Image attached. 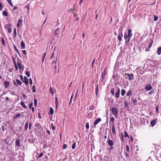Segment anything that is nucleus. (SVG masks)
I'll use <instances>...</instances> for the list:
<instances>
[{
	"label": "nucleus",
	"mask_w": 161,
	"mask_h": 161,
	"mask_svg": "<svg viewBox=\"0 0 161 161\" xmlns=\"http://www.w3.org/2000/svg\"><path fill=\"white\" fill-rule=\"evenodd\" d=\"M43 155V154L42 153H41L39 154V155L38 156V158H40Z\"/></svg>",
	"instance_id": "obj_53"
},
{
	"label": "nucleus",
	"mask_w": 161,
	"mask_h": 161,
	"mask_svg": "<svg viewBox=\"0 0 161 161\" xmlns=\"http://www.w3.org/2000/svg\"><path fill=\"white\" fill-rule=\"evenodd\" d=\"M3 15L4 16H7L8 15V13L6 11H3Z\"/></svg>",
	"instance_id": "obj_32"
},
{
	"label": "nucleus",
	"mask_w": 161,
	"mask_h": 161,
	"mask_svg": "<svg viewBox=\"0 0 161 161\" xmlns=\"http://www.w3.org/2000/svg\"><path fill=\"white\" fill-rule=\"evenodd\" d=\"M114 117H111L110 119V122H112V123H114Z\"/></svg>",
	"instance_id": "obj_30"
},
{
	"label": "nucleus",
	"mask_w": 161,
	"mask_h": 161,
	"mask_svg": "<svg viewBox=\"0 0 161 161\" xmlns=\"http://www.w3.org/2000/svg\"><path fill=\"white\" fill-rule=\"evenodd\" d=\"M132 95V92L130 90L128 92H127L126 94V95L127 96H131Z\"/></svg>",
	"instance_id": "obj_20"
},
{
	"label": "nucleus",
	"mask_w": 161,
	"mask_h": 161,
	"mask_svg": "<svg viewBox=\"0 0 161 161\" xmlns=\"http://www.w3.org/2000/svg\"><path fill=\"white\" fill-rule=\"evenodd\" d=\"M54 36L53 39L54 40H58V35L60 33V31L59 30V28H58L57 29H55L54 31Z\"/></svg>",
	"instance_id": "obj_2"
},
{
	"label": "nucleus",
	"mask_w": 161,
	"mask_h": 161,
	"mask_svg": "<svg viewBox=\"0 0 161 161\" xmlns=\"http://www.w3.org/2000/svg\"><path fill=\"white\" fill-rule=\"evenodd\" d=\"M145 88L146 90L149 91L152 89V86L150 84H148L146 85Z\"/></svg>",
	"instance_id": "obj_10"
},
{
	"label": "nucleus",
	"mask_w": 161,
	"mask_h": 161,
	"mask_svg": "<svg viewBox=\"0 0 161 161\" xmlns=\"http://www.w3.org/2000/svg\"><path fill=\"white\" fill-rule=\"evenodd\" d=\"M6 94V93L3 92L2 94L0 95V98H1L2 96Z\"/></svg>",
	"instance_id": "obj_61"
},
{
	"label": "nucleus",
	"mask_w": 161,
	"mask_h": 161,
	"mask_svg": "<svg viewBox=\"0 0 161 161\" xmlns=\"http://www.w3.org/2000/svg\"><path fill=\"white\" fill-rule=\"evenodd\" d=\"M15 144L16 146L19 147H21L20 142L19 139H17L15 142Z\"/></svg>",
	"instance_id": "obj_11"
},
{
	"label": "nucleus",
	"mask_w": 161,
	"mask_h": 161,
	"mask_svg": "<svg viewBox=\"0 0 161 161\" xmlns=\"http://www.w3.org/2000/svg\"><path fill=\"white\" fill-rule=\"evenodd\" d=\"M22 20H21L20 19H19L18 20L17 24V27H20V24L22 23Z\"/></svg>",
	"instance_id": "obj_18"
},
{
	"label": "nucleus",
	"mask_w": 161,
	"mask_h": 161,
	"mask_svg": "<svg viewBox=\"0 0 161 161\" xmlns=\"http://www.w3.org/2000/svg\"><path fill=\"white\" fill-rule=\"evenodd\" d=\"M156 110L157 113H159L158 112V105L156 108Z\"/></svg>",
	"instance_id": "obj_52"
},
{
	"label": "nucleus",
	"mask_w": 161,
	"mask_h": 161,
	"mask_svg": "<svg viewBox=\"0 0 161 161\" xmlns=\"http://www.w3.org/2000/svg\"><path fill=\"white\" fill-rule=\"evenodd\" d=\"M3 5L2 3H0V10L2 11V10Z\"/></svg>",
	"instance_id": "obj_56"
},
{
	"label": "nucleus",
	"mask_w": 161,
	"mask_h": 161,
	"mask_svg": "<svg viewBox=\"0 0 161 161\" xmlns=\"http://www.w3.org/2000/svg\"><path fill=\"white\" fill-rule=\"evenodd\" d=\"M22 52L23 54L25 55L26 54V52L25 50H23Z\"/></svg>",
	"instance_id": "obj_58"
},
{
	"label": "nucleus",
	"mask_w": 161,
	"mask_h": 161,
	"mask_svg": "<svg viewBox=\"0 0 161 161\" xmlns=\"http://www.w3.org/2000/svg\"><path fill=\"white\" fill-rule=\"evenodd\" d=\"M73 94H72L71 97V98H70V101H69V105H70L71 102V101H72V98H73Z\"/></svg>",
	"instance_id": "obj_51"
},
{
	"label": "nucleus",
	"mask_w": 161,
	"mask_h": 161,
	"mask_svg": "<svg viewBox=\"0 0 161 161\" xmlns=\"http://www.w3.org/2000/svg\"><path fill=\"white\" fill-rule=\"evenodd\" d=\"M13 83H14V86H15L16 87H17L18 85H17V84L14 81H13Z\"/></svg>",
	"instance_id": "obj_60"
},
{
	"label": "nucleus",
	"mask_w": 161,
	"mask_h": 161,
	"mask_svg": "<svg viewBox=\"0 0 161 161\" xmlns=\"http://www.w3.org/2000/svg\"><path fill=\"white\" fill-rule=\"evenodd\" d=\"M133 100V104L134 105H136L137 104V103L138 102L137 100L136 99H133V97H132V99L131 100V101Z\"/></svg>",
	"instance_id": "obj_19"
},
{
	"label": "nucleus",
	"mask_w": 161,
	"mask_h": 161,
	"mask_svg": "<svg viewBox=\"0 0 161 161\" xmlns=\"http://www.w3.org/2000/svg\"><path fill=\"white\" fill-rule=\"evenodd\" d=\"M125 75H127V76H128V79L129 80H132L133 79V78L134 77V75L133 74H125Z\"/></svg>",
	"instance_id": "obj_8"
},
{
	"label": "nucleus",
	"mask_w": 161,
	"mask_h": 161,
	"mask_svg": "<svg viewBox=\"0 0 161 161\" xmlns=\"http://www.w3.org/2000/svg\"><path fill=\"white\" fill-rule=\"evenodd\" d=\"M32 124L30 122L29 123V128L30 130H31V126H32Z\"/></svg>",
	"instance_id": "obj_55"
},
{
	"label": "nucleus",
	"mask_w": 161,
	"mask_h": 161,
	"mask_svg": "<svg viewBox=\"0 0 161 161\" xmlns=\"http://www.w3.org/2000/svg\"><path fill=\"white\" fill-rule=\"evenodd\" d=\"M54 54V53L53 52L52 53V54H51V58H53V57Z\"/></svg>",
	"instance_id": "obj_63"
},
{
	"label": "nucleus",
	"mask_w": 161,
	"mask_h": 161,
	"mask_svg": "<svg viewBox=\"0 0 161 161\" xmlns=\"http://www.w3.org/2000/svg\"><path fill=\"white\" fill-rule=\"evenodd\" d=\"M4 85L5 86V87L6 88H8V86L9 85L10 83H9L7 81H5L4 82Z\"/></svg>",
	"instance_id": "obj_14"
},
{
	"label": "nucleus",
	"mask_w": 161,
	"mask_h": 161,
	"mask_svg": "<svg viewBox=\"0 0 161 161\" xmlns=\"http://www.w3.org/2000/svg\"><path fill=\"white\" fill-rule=\"evenodd\" d=\"M25 74L28 77H29L30 76V75L28 71H26L25 72Z\"/></svg>",
	"instance_id": "obj_49"
},
{
	"label": "nucleus",
	"mask_w": 161,
	"mask_h": 161,
	"mask_svg": "<svg viewBox=\"0 0 161 161\" xmlns=\"http://www.w3.org/2000/svg\"><path fill=\"white\" fill-rule=\"evenodd\" d=\"M28 122L27 121L25 125V130H27L28 128Z\"/></svg>",
	"instance_id": "obj_28"
},
{
	"label": "nucleus",
	"mask_w": 161,
	"mask_h": 161,
	"mask_svg": "<svg viewBox=\"0 0 161 161\" xmlns=\"http://www.w3.org/2000/svg\"><path fill=\"white\" fill-rule=\"evenodd\" d=\"M20 104L24 108H27L25 104V103L23 101H21L20 102Z\"/></svg>",
	"instance_id": "obj_26"
},
{
	"label": "nucleus",
	"mask_w": 161,
	"mask_h": 161,
	"mask_svg": "<svg viewBox=\"0 0 161 161\" xmlns=\"http://www.w3.org/2000/svg\"><path fill=\"white\" fill-rule=\"evenodd\" d=\"M108 141H107V142L108 145L109 146H113V145L114 144L113 141L112 140H110V138L109 137H108Z\"/></svg>",
	"instance_id": "obj_4"
},
{
	"label": "nucleus",
	"mask_w": 161,
	"mask_h": 161,
	"mask_svg": "<svg viewBox=\"0 0 161 161\" xmlns=\"http://www.w3.org/2000/svg\"><path fill=\"white\" fill-rule=\"evenodd\" d=\"M50 93H52V94L53 95V94H54V92H53V90L52 89V87H51L50 88Z\"/></svg>",
	"instance_id": "obj_45"
},
{
	"label": "nucleus",
	"mask_w": 161,
	"mask_h": 161,
	"mask_svg": "<svg viewBox=\"0 0 161 161\" xmlns=\"http://www.w3.org/2000/svg\"><path fill=\"white\" fill-rule=\"evenodd\" d=\"M14 49L15 51L18 53V54H19V51L16 48L15 46H14Z\"/></svg>",
	"instance_id": "obj_47"
},
{
	"label": "nucleus",
	"mask_w": 161,
	"mask_h": 161,
	"mask_svg": "<svg viewBox=\"0 0 161 161\" xmlns=\"http://www.w3.org/2000/svg\"><path fill=\"white\" fill-rule=\"evenodd\" d=\"M12 59H13L14 65L17 64V63H16L15 60H14V58L13 57H12Z\"/></svg>",
	"instance_id": "obj_48"
},
{
	"label": "nucleus",
	"mask_w": 161,
	"mask_h": 161,
	"mask_svg": "<svg viewBox=\"0 0 161 161\" xmlns=\"http://www.w3.org/2000/svg\"><path fill=\"white\" fill-rule=\"evenodd\" d=\"M2 42L3 45L4 46H5L6 43H5V41H2Z\"/></svg>",
	"instance_id": "obj_64"
},
{
	"label": "nucleus",
	"mask_w": 161,
	"mask_h": 161,
	"mask_svg": "<svg viewBox=\"0 0 161 161\" xmlns=\"http://www.w3.org/2000/svg\"><path fill=\"white\" fill-rule=\"evenodd\" d=\"M49 112H50V114H53V113H54L53 109L52 107H51L50 108Z\"/></svg>",
	"instance_id": "obj_29"
},
{
	"label": "nucleus",
	"mask_w": 161,
	"mask_h": 161,
	"mask_svg": "<svg viewBox=\"0 0 161 161\" xmlns=\"http://www.w3.org/2000/svg\"><path fill=\"white\" fill-rule=\"evenodd\" d=\"M51 125L52 127V129L53 130H55L56 129V127L55 126H54L52 123L51 124Z\"/></svg>",
	"instance_id": "obj_41"
},
{
	"label": "nucleus",
	"mask_w": 161,
	"mask_h": 161,
	"mask_svg": "<svg viewBox=\"0 0 161 161\" xmlns=\"http://www.w3.org/2000/svg\"><path fill=\"white\" fill-rule=\"evenodd\" d=\"M124 39L127 40H130V39L127 33H125L124 36Z\"/></svg>",
	"instance_id": "obj_15"
},
{
	"label": "nucleus",
	"mask_w": 161,
	"mask_h": 161,
	"mask_svg": "<svg viewBox=\"0 0 161 161\" xmlns=\"http://www.w3.org/2000/svg\"><path fill=\"white\" fill-rule=\"evenodd\" d=\"M124 104L125 107H127L128 105V103L127 101H125L124 102Z\"/></svg>",
	"instance_id": "obj_38"
},
{
	"label": "nucleus",
	"mask_w": 161,
	"mask_h": 161,
	"mask_svg": "<svg viewBox=\"0 0 161 161\" xmlns=\"http://www.w3.org/2000/svg\"><path fill=\"white\" fill-rule=\"evenodd\" d=\"M154 21H157L158 20V17H157L155 15H154Z\"/></svg>",
	"instance_id": "obj_46"
},
{
	"label": "nucleus",
	"mask_w": 161,
	"mask_h": 161,
	"mask_svg": "<svg viewBox=\"0 0 161 161\" xmlns=\"http://www.w3.org/2000/svg\"><path fill=\"white\" fill-rule=\"evenodd\" d=\"M118 108H117L115 107H113L111 110L112 114L114 115V117L116 118H117L119 114Z\"/></svg>",
	"instance_id": "obj_1"
},
{
	"label": "nucleus",
	"mask_w": 161,
	"mask_h": 161,
	"mask_svg": "<svg viewBox=\"0 0 161 161\" xmlns=\"http://www.w3.org/2000/svg\"><path fill=\"white\" fill-rule=\"evenodd\" d=\"M21 114L20 113H19L17 114L15 116H14L13 118V119H15L17 118H19Z\"/></svg>",
	"instance_id": "obj_31"
},
{
	"label": "nucleus",
	"mask_w": 161,
	"mask_h": 161,
	"mask_svg": "<svg viewBox=\"0 0 161 161\" xmlns=\"http://www.w3.org/2000/svg\"><path fill=\"white\" fill-rule=\"evenodd\" d=\"M154 91L153 90L152 91H151L150 92H149L148 93V94L149 95H152V94H154Z\"/></svg>",
	"instance_id": "obj_37"
},
{
	"label": "nucleus",
	"mask_w": 161,
	"mask_h": 161,
	"mask_svg": "<svg viewBox=\"0 0 161 161\" xmlns=\"http://www.w3.org/2000/svg\"><path fill=\"white\" fill-rule=\"evenodd\" d=\"M95 91H98V85H97L96 87Z\"/></svg>",
	"instance_id": "obj_62"
},
{
	"label": "nucleus",
	"mask_w": 161,
	"mask_h": 161,
	"mask_svg": "<svg viewBox=\"0 0 161 161\" xmlns=\"http://www.w3.org/2000/svg\"><path fill=\"white\" fill-rule=\"evenodd\" d=\"M114 89L113 88L111 89L110 90V92H111V94L113 96H114Z\"/></svg>",
	"instance_id": "obj_33"
},
{
	"label": "nucleus",
	"mask_w": 161,
	"mask_h": 161,
	"mask_svg": "<svg viewBox=\"0 0 161 161\" xmlns=\"http://www.w3.org/2000/svg\"><path fill=\"white\" fill-rule=\"evenodd\" d=\"M150 124L153 127L156 124L155 120L154 119L151 120L150 122Z\"/></svg>",
	"instance_id": "obj_16"
},
{
	"label": "nucleus",
	"mask_w": 161,
	"mask_h": 161,
	"mask_svg": "<svg viewBox=\"0 0 161 161\" xmlns=\"http://www.w3.org/2000/svg\"><path fill=\"white\" fill-rule=\"evenodd\" d=\"M35 139L31 140V139H30L29 140V142L30 143H34L35 142Z\"/></svg>",
	"instance_id": "obj_34"
},
{
	"label": "nucleus",
	"mask_w": 161,
	"mask_h": 161,
	"mask_svg": "<svg viewBox=\"0 0 161 161\" xmlns=\"http://www.w3.org/2000/svg\"><path fill=\"white\" fill-rule=\"evenodd\" d=\"M21 48L22 49H24L25 48V43L23 42H22L21 43Z\"/></svg>",
	"instance_id": "obj_27"
},
{
	"label": "nucleus",
	"mask_w": 161,
	"mask_h": 161,
	"mask_svg": "<svg viewBox=\"0 0 161 161\" xmlns=\"http://www.w3.org/2000/svg\"><path fill=\"white\" fill-rule=\"evenodd\" d=\"M114 95L116 98H118L119 97L120 95V89L119 88H118L117 91Z\"/></svg>",
	"instance_id": "obj_9"
},
{
	"label": "nucleus",
	"mask_w": 161,
	"mask_h": 161,
	"mask_svg": "<svg viewBox=\"0 0 161 161\" xmlns=\"http://www.w3.org/2000/svg\"><path fill=\"white\" fill-rule=\"evenodd\" d=\"M128 34L127 35L129 37V39H130V37L132 36V34L131 33V30L130 29H129L128 30Z\"/></svg>",
	"instance_id": "obj_17"
},
{
	"label": "nucleus",
	"mask_w": 161,
	"mask_h": 161,
	"mask_svg": "<svg viewBox=\"0 0 161 161\" xmlns=\"http://www.w3.org/2000/svg\"><path fill=\"white\" fill-rule=\"evenodd\" d=\"M67 147V145L65 144H64L63 146V149H66Z\"/></svg>",
	"instance_id": "obj_40"
},
{
	"label": "nucleus",
	"mask_w": 161,
	"mask_h": 161,
	"mask_svg": "<svg viewBox=\"0 0 161 161\" xmlns=\"http://www.w3.org/2000/svg\"><path fill=\"white\" fill-rule=\"evenodd\" d=\"M126 91L124 89H122L121 90V94L122 96H123L125 94Z\"/></svg>",
	"instance_id": "obj_25"
},
{
	"label": "nucleus",
	"mask_w": 161,
	"mask_h": 161,
	"mask_svg": "<svg viewBox=\"0 0 161 161\" xmlns=\"http://www.w3.org/2000/svg\"><path fill=\"white\" fill-rule=\"evenodd\" d=\"M14 36H16V30L15 28L14 29Z\"/></svg>",
	"instance_id": "obj_50"
},
{
	"label": "nucleus",
	"mask_w": 161,
	"mask_h": 161,
	"mask_svg": "<svg viewBox=\"0 0 161 161\" xmlns=\"http://www.w3.org/2000/svg\"><path fill=\"white\" fill-rule=\"evenodd\" d=\"M16 82L17 83L19 86H21L22 84V82L19 79H16Z\"/></svg>",
	"instance_id": "obj_24"
},
{
	"label": "nucleus",
	"mask_w": 161,
	"mask_h": 161,
	"mask_svg": "<svg viewBox=\"0 0 161 161\" xmlns=\"http://www.w3.org/2000/svg\"><path fill=\"white\" fill-rule=\"evenodd\" d=\"M8 31L9 33H10L12 31L11 29L10 28H9L8 29Z\"/></svg>",
	"instance_id": "obj_59"
},
{
	"label": "nucleus",
	"mask_w": 161,
	"mask_h": 161,
	"mask_svg": "<svg viewBox=\"0 0 161 161\" xmlns=\"http://www.w3.org/2000/svg\"><path fill=\"white\" fill-rule=\"evenodd\" d=\"M110 146V147L108 148V150L110 152H111L112 149L113 148V146Z\"/></svg>",
	"instance_id": "obj_39"
},
{
	"label": "nucleus",
	"mask_w": 161,
	"mask_h": 161,
	"mask_svg": "<svg viewBox=\"0 0 161 161\" xmlns=\"http://www.w3.org/2000/svg\"><path fill=\"white\" fill-rule=\"evenodd\" d=\"M33 103L32 102H31V103L30 104L29 106V108L31 109L32 107V106L33 105Z\"/></svg>",
	"instance_id": "obj_54"
},
{
	"label": "nucleus",
	"mask_w": 161,
	"mask_h": 161,
	"mask_svg": "<svg viewBox=\"0 0 161 161\" xmlns=\"http://www.w3.org/2000/svg\"><path fill=\"white\" fill-rule=\"evenodd\" d=\"M101 119L100 118H97L94 121V128H96V125L98 124L99 122L100 121H101Z\"/></svg>",
	"instance_id": "obj_5"
},
{
	"label": "nucleus",
	"mask_w": 161,
	"mask_h": 161,
	"mask_svg": "<svg viewBox=\"0 0 161 161\" xmlns=\"http://www.w3.org/2000/svg\"><path fill=\"white\" fill-rule=\"evenodd\" d=\"M153 43V41H152L151 42H149L147 41L146 42V43L144 46V47L147 48L145 50L146 51H148L149 49L151 47L152 44Z\"/></svg>",
	"instance_id": "obj_3"
},
{
	"label": "nucleus",
	"mask_w": 161,
	"mask_h": 161,
	"mask_svg": "<svg viewBox=\"0 0 161 161\" xmlns=\"http://www.w3.org/2000/svg\"><path fill=\"white\" fill-rule=\"evenodd\" d=\"M21 61L19 59H18L17 61V63L18 64V67L20 69H21Z\"/></svg>",
	"instance_id": "obj_13"
},
{
	"label": "nucleus",
	"mask_w": 161,
	"mask_h": 161,
	"mask_svg": "<svg viewBox=\"0 0 161 161\" xmlns=\"http://www.w3.org/2000/svg\"><path fill=\"white\" fill-rule=\"evenodd\" d=\"M75 146H76V142H75L72 145V148L73 149H75Z\"/></svg>",
	"instance_id": "obj_35"
},
{
	"label": "nucleus",
	"mask_w": 161,
	"mask_h": 161,
	"mask_svg": "<svg viewBox=\"0 0 161 161\" xmlns=\"http://www.w3.org/2000/svg\"><path fill=\"white\" fill-rule=\"evenodd\" d=\"M126 150L127 151V153L126 152H125V154L127 157H129V155L128 153L129 152L130 150H129V146L127 145H126Z\"/></svg>",
	"instance_id": "obj_12"
},
{
	"label": "nucleus",
	"mask_w": 161,
	"mask_h": 161,
	"mask_svg": "<svg viewBox=\"0 0 161 161\" xmlns=\"http://www.w3.org/2000/svg\"><path fill=\"white\" fill-rule=\"evenodd\" d=\"M32 90L33 92L35 93L36 92V87L35 86H33L32 87Z\"/></svg>",
	"instance_id": "obj_36"
},
{
	"label": "nucleus",
	"mask_w": 161,
	"mask_h": 161,
	"mask_svg": "<svg viewBox=\"0 0 161 161\" xmlns=\"http://www.w3.org/2000/svg\"><path fill=\"white\" fill-rule=\"evenodd\" d=\"M107 69V67H106L105 68V69H104V72L102 74V81L104 79L105 76L106 75V72Z\"/></svg>",
	"instance_id": "obj_6"
},
{
	"label": "nucleus",
	"mask_w": 161,
	"mask_h": 161,
	"mask_svg": "<svg viewBox=\"0 0 161 161\" xmlns=\"http://www.w3.org/2000/svg\"><path fill=\"white\" fill-rule=\"evenodd\" d=\"M112 132L113 135H115L116 134V131H115V127L114 126V125H112Z\"/></svg>",
	"instance_id": "obj_22"
},
{
	"label": "nucleus",
	"mask_w": 161,
	"mask_h": 161,
	"mask_svg": "<svg viewBox=\"0 0 161 161\" xmlns=\"http://www.w3.org/2000/svg\"><path fill=\"white\" fill-rule=\"evenodd\" d=\"M123 36V35L122 34V33L121 32L118 35V39L119 40H121V37Z\"/></svg>",
	"instance_id": "obj_21"
},
{
	"label": "nucleus",
	"mask_w": 161,
	"mask_h": 161,
	"mask_svg": "<svg viewBox=\"0 0 161 161\" xmlns=\"http://www.w3.org/2000/svg\"><path fill=\"white\" fill-rule=\"evenodd\" d=\"M157 53L158 55L161 54V47H159L157 49Z\"/></svg>",
	"instance_id": "obj_23"
},
{
	"label": "nucleus",
	"mask_w": 161,
	"mask_h": 161,
	"mask_svg": "<svg viewBox=\"0 0 161 161\" xmlns=\"http://www.w3.org/2000/svg\"><path fill=\"white\" fill-rule=\"evenodd\" d=\"M22 81L23 83L25 84V85L27 86L28 85V79L26 76H24V79Z\"/></svg>",
	"instance_id": "obj_7"
},
{
	"label": "nucleus",
	"mask_w": 161,
	"mask_h": 161,
	"mask_svg": "<svg viewBox=\"0 0 161 161\" xmlns=\"http://www.w3.org/2000/svg\"><path fill=\"white\" fill-rule=\"evenodd\" d=\"M124 134H125V137H129V135L126 131L124 132Z\"/></svg>",
	"instance_id": "obj_42"
},
{
	"label": "nucleus",
	"mask_w": 161,
	"mask_h": 161,
	"mask_svg": "<svg viewBox=\"0 0 161 161\" xmlns=\"http://www.w3.org/2000/svg\"><path fill=\"white\" fill-rule=\"evenodd\" d=\"M29 80L30 84H31V85L32 84V79L31 78H30L29 79Z\"/></svg>",
	"instance_id": "obj_57"
},
{
	"label": "nucleus",
	"mask_w": 161,
	"mask_h": 161,
	"mask_svg": "<svg viewBox=\"0 0 161 161\" xmlns=\"http://www.w3.org/2000/svg\"><path fill=\"white\" fill-rule=\"evenodd\" d=\"M86 127L87 129H88L89 128V126L88 122H87V123H86Z\"/></svg>",
	"instance_id": "obj_43"
},
{
	"label": "nucleus",
	"mask_w": 161,
	"mask_h": 161,
	"mask_svg": "<svg viewBox=\"0 0 161 161\" xmlns=\"http://www.w3.org/2000/svg\"><path fill=\"white\" fill-rule=\"evenodd\" d=\"M37 100L36 99H34V104L35 106L36 107L37 105Z\"/></svg>",
	"instance_id": "obj_44"
}]
</instances>
